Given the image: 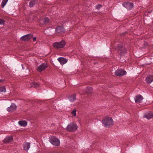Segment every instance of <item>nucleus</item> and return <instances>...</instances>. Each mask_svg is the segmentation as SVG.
<instances>
[{
	"label": "nucleus",
	"mask_w": 153,
	"mask_h": 153,
	"mask_svg": "<svg viewBox=\"0 0 153 153\" xmlns=\"http://www.w3.org/2000/svg\"><path fill=\"white\" fill-rule=\"evenodd\" d=\"M65 29L62 26H58L56 29V33H62L64 32Z\"/></svg>",
	"instance_id": "ddd939ff"
},
{
	"label": "nucleus",
	"mask_w": 153,
	"mask_h": 153,
	"mask_svg": "<svg viewBox=\"0 0 153 153\" xmlns=\"http://www.w3.org/2000/svg\"><path fill=\"white\" fill-rule=\"evenodd\" d=\"M49 141L53 145L58 146L60 145V141L57 138L53 136H51L49 137Z\"/></svg>",
	"instance_id": "20e7f679"
},
{
	"label": "nucleus",
	"mask_w": 153,
	"mask_h": 153,
	"mask_svg": "<svg viewBox=\"0 0 153 153\" xmlns=\"http://www.w3.org/2000/svg\"><path fill=\"white\" fill-rule=\"evenodd\" d=\"M145 117L148 119H151L153 117V113L152 112H150L147 113L145 115Z\"/></svg>",
	"instance_id": "412c9836"
},
{
	"label": "nucleus",
	"mask_w": 153,
	"mask_h": 153,
	"mask_svg": "<svg viewBox=\"0 0 153 153\" xmlns=\"http://www.w3.org/2000/svg\"><path fill=\"white\" fill-rule=\"evenodd\" d=\"M4 21L3 19H0V25L4 24Z\"/></svg>",
	"instance_id": "bb28decb"
},
{
	"label": "nucleus",
	"mask_w": 153,
	"mask_h": 153,
	"mask_svg": "<svg viewBox=\"0 0 153 153\" xmlns=\"http://www.w3.org/2000/svg\"><path fill=\"white\" fill-rule=\"evenodd\" d=\"M49 20L47 17L42 18L40 19L39 22L42 25L45 24L49 22Z\"/></svg>",
	"instance_id": "9b49d317"
},
{
	"label": "nucleus",
	"mask_w": 153,
	"mask_h": 153,
	"mask_svg": "<svg viewBox=\"0 0 153 153\" xmlns=\"http://www.w3.org/2000/svg\"><path fill=\"white\" fill-rule=\"evenodd\" d=\"M116 49L117 51L118 54L121 56L124 55L126 54L127 51L125 48L123 47L122 43H117Z\"/></svg>",
	"instance_id": "f257e3e1"
},
{
	"label": "nucleus",
	"mask_w": 153,
	"mask_h": 153,
	"mask_svg": "<svg viewBox=\"0 0 153 153\" xmlns=\"http://www.w3.org/2000/svg\"><path fill=\"white\" fill-rule=\"evenodd\" d=\"M30 39H21V40L24 41H28Z\"/></svg>",
	"instance_id": "c85d7f7f"
},
{
	"label": "nucleus",
	"mask_w": 153,
	"mask_h": 153,
	"mask_svg": "<svg viewBox=\"0 0 153 153\" xmlns=\"http://www.w3.org/2000/svg\"><path fill=\"white\" fill-rule=\"evenodd\" d=\"M68 99L70 101L74 102L76 99V94H73L69 96Z\"/></svg>",
	"instance_id": "f3484780"
},
{
	"label": "nucleus",
	"mask_w": 153,
	"mask_h": 153,
	"mask_svg": "<svg viewBox=\"0 0 153 153\" xmlns=\"http://www.w3.org/2000/svg\"><path fill=\"white\" fill-rule=\"evenodd\" d=\"M126 33H122V34H121V35H122V36H123V35H125L126 34Z\"/></svg>",
	"instance_id": "c756f323"
},
{
	"label": "nucleus",
	"mask_w": 153,
	"mask_h": 153,
	"mask_svg": "<svg viewBox=\"0 0 153 153\" xmlns=\"http://www.w3.org/2000/svg\"><path fill=\"white\" fill-rule=\"evenodd\" d=\"M4 81V80L1 79H0V82H2Z\"/></svg>",
	"instance_id": "7c9ffc66"
},
{
	"label": "nucleus",
	"mask_w": 153,
	"mask_h": 153,
	"mask_svg": "<svg viewBox=\"0 0 153 153\" xmlns=\"http://www.w3.org/2000/svg\"><path fill=\"white\" fill-rule=\"evenodd\" d=\"M6 91L5 87V86L0 87V92H5Z\"/></svg>",
	"instance_id": "5701e85b"
},
{
	"label": "nucleus",
	"mask_w": 153,
	"mask_h": 153,
	"mask_svg": "<svg viewBox=\"0 0 153 153\" xmlns=\"http://www.w3.org/2000/svg\"><path fill=\"white\" fill-rule=\"evenodd\" d=\"M48 67V65L46 63H42L39 65L36 68L38 71L40 72L45 70Z\"/></svg>",
	"instance_id": "423d86ee"
},
{
	"label": "nucleus",
	"mask_w": 153,
	"mask_h": 153,
	"mask_svg": "<svg viewBox=\"0 0 153 153\" xmlns=\"http://www.w3.org/2000/svg\"><path fill=\"white\" fill-rule=\"evenodd\" d=\"M85 91L88 94H91L92 91V88L90 87H87L85 89Z\"/></svg>",
	"instance_id": "4be33fe9"
},
{
	"label": "nucleus",
	"mask_w": 153,
	"mask_h": 153,
	"mask_svg": "<svg viewBox=\"0 0 153 153\" xmlns=\"http://www.w3.org/2000/svg\"><path fill=\"white\" fill-rule=\"evenodd\" d=\"M32 85L35 88H37L39 86V84L37 82H34L33 83Z\"/></svg>",
	"instance_id": "b1692460"
},
{
	"label": "nucleus",
	"mask_w": 153,
	"mask_h": 153,
	"mask_svg": "<svg viewBox=\"0 0 153 153\" xmlns=\"http://www.w3.org/2000/svg\"><path fill=\"white\" fill-rule=\"evenodd\" d=\"M102 123L106 127H109L114 125L112 118L108 116H106L102 119Z\"/></svg>",
	"instance_id": "f03ea898"
},
{
	"label": "nucleus",
	"mask_w": 153,
	"mask_h": 153,
	"mask_svg": "<svg viewBox=\"0 0 153 153\" xmlns=\"http://www.w3.org/2000/svg\"><path fill=\"white\" fill-rule=\"evenodd\" d=\"M8 1V0H3L1 3V6L2 7H3L6 5Z\"/></svg>",
	"instance_id": "393cba45"
},
{
	"label": "nucleus",
	"mask_w": 153,
	"mask_h": 153,
	"mask_svg": "<svg viewBox=\"0 0 153 153\" xmlns=\"http://www.w3.org/2000/svg\"><path fill=\"white\" fill-rule=\"evenodd\" d=\"M114 73L116 76H121L126 75V72L123 70L119 69L116 71Z\"/></svg>",
	"instance_id": "0eeeda50"
},
{
	"label": "nucleus",
	"mask_w": 153,
	"mask_h": 153,
	"mask_svg": "<svg viewBox=\"0 0 153 153\" xmlns=\"http://www.w3.org/2000/svg\"><path fill=\"white\" fill-rule=\"evenodd\" d=\"M33 39V41L34 42L36 41V39Z\"/></svg>",
	"instance_id": "2f4dec72"
},
{
	"label": "nucleus",
	"mask_w": 153,
	"mask_h": 153,
	"mask_svg": "<svg viewBox=\"0 0 153 153\" xmlns=\"http://www.w3.org/2000/svg\"><path fill=\"white\" fill-rule=\"evenodd\" d=\"M16 105L14 103H12L10 106L7 108V110L9 112H12L16 110Z\"/></svg>",
	"instance_id": "6e6552de"
},
{
	"label": "nucleus",
	"mask_w": 153,
	"mask_h": 153,
	"mask_svg": "<svg viewBox=\"0 0 153 153\" xmlns=\"http://www.w3.org/2000/svg\"><path fill=\"white\" fill-rule=\"evenodd\" d=\"M123 5L127 9L129 10H131L133 6V3L129 2L124 3L123 4Z\"/></svg>",
	"instance_id": "1a4fd4ad"
},
{
	"label": "nucleus",
	"mask_w": 153,
	"mask_h": 153,
	"mask_svg": "<svg viewBox=\"0 0 153 153\" xmlns=\"http://www.w3.org/2000/svg\"><path fill=\"white\" fill-rule=\"evenodd\" d=\"M101 7V5L100 4H99L96 7V8L97 9H99Z\"/></svg>",
	"instance_id": "cd10ccee"
},
{
	"label": "nucleus",
	"mask_w": 153,
	"mask_h": 153,
	"mask_svg": "<svg viewBox=\"0 0 153 153\" xmlns=\"http://www.w3.org/2000/svg\"><path fill=\"white\" fill-rule=\"evenodd\" d=\"M65 44V42L63 40L59 42H56L53 44V47L55 48L59 49L64 47Z\"/></svg>",
	"instance_id": "39448f33"
},
{
	"label": "nucleus",
	"mask_w": 153,
	"mask_h": 153,
	"mask_svg": "<svg viewBox=\"0 0 153 153\" xmlns=\"http://www.w3.org/2000/svg\"><path fill=\"white\" fill-rule=\"evenodd\" d=\"M146 81L148 84L153 82V76L148 75L146 79Z\"/></svg>",
	"instance_id": "4468645a"
},
{
	"label": "nucleus",
	"mask_w": 153,
	"mask_h": 153,
	"mask_svg": "<svg viewBox=\"0 0 153 153\" xmlns=\"http://www.w3.org/2000/svg\"><path fill=\"white\" fill-rule=\"evenodd\" d=\"M78 126L74 122H72L69 123L66 127V129L70 132H74L76 131L78 128Z\"/></svg>",
	"instance_id": "7ed1b4c3"
},
{
	"label": "nucleus",
	"mask_w": 153,
	"mask_h": 153,
	"mask_svg": "<svg viewBox=\"0 0 153 153\" xmlns=\"http://www.w3.org/2000/svg\"><path fill=\"white\" fill-rule=\"evenodd\" d=\"M13 137L12 136H7L3 140V142L5 143H10L13 140Z\"/></svg>",
	"instance_id": "f8f14e48"
},
{
	"label": "nucleus",
	"mask_w": 153,
	"mask_h": 153,
	"mask_svg": "<svg viewBox=\"0 0 153 153\" xmlns=\"http://www.w3.org/2000/svg\"><path fill=\"white\" fill-rule=\"evenodd\" d=\"M20 38H36L35 36H33L31 34H28L21 37Z\"/></svg>",
	"instance_id": "a211bd4d"
},
{
	"label": "nucleus",
	"mask_w": 153,
	"mask_h": 153,
	"mask_svg": "<svg viewBox=\"0 0 153 153\" xmlns=\"http://www.w3.org/2000/svg\"><path fill=\"white\" fill-rule=\"evenodd\" d=\"M24 150L27 151L30 148V143L28 142H25L23 144Z\"/></svg>",
	"instance_id": "2eb2a0df"
},
{
	"label": "nucleus",
	"mask_w": 153,
	"mask_h": 153,
	"mask_svg": "<svg viewBox=\"0 0 153 153\" xmlns=\"http://www.w3.org/2000/svg\"><path fill=\"white\" fill-rule=\"evenodd\" d=\"M38 2V0H31L29 3V6L30 7L33 6L35 4H37Z\"/></svg>",
	"instance_id": "6ab92c4d"
},
{
	"label": "nucleus",
	"mask_w": 153,
	"mask_h": 153,
	"mask_svg": "<svg viewBox=\"0 0 153 153\" xmlns=\"http://www.w3.org/2000/svg\"><path fill=\"white\" fill-rule=\"evenodd\" d=\"M18 123L20 125L23 127H25L27 125V122L25 120L19 121Z\"/></svg>",
	"instance_id": "aec40b11"
},
{
	"label": "nucleus",
	"mask_w": 153,
	"mask_h": 153,
	"mask_svg": "<svg viewBox=\"0 0 153 153\" xmlns=\"http://www.w3.org/2000/svg\"><path fill=\"white\" fill-rule=\"evenodd\" d=\"M58 60L62 65L66 63L68 61L67 59L63 57H59L58 58Z\"/></svg>",
	"instance_id": "dca6fc26"
},
{
	"label": "nucleus",
	"mask_w": 153,
	"mask_h": 153,
	"mask_svg": "<svg viewBox=\"0 0 153 153\" xmlns=\"http://www.w3.org/2000/svg\"><path fill=\"white\" fill-rule=\"evenodd\" d=\"M76 109H75L72 111L71 112V114L74 116H75L76 115Z\"/></svg>",
	"instance_id": "a878e982"
},
{
	"label": "nucleus",
	"mask_w": 153,
	"mask_h": 153,
	"mask_svg": "<svg viewBox=\"0 0 153 153\" xmlns=\"http://www.w3.org/2000/svg\"><path fill=\"white\" fill-rule=\"evenodd\" d=\"M143 98L140 95H138L135 96V101L136 103H139L141 102Z\"/></svg>",
	"instance_id": "9d476101"
}]
</instances>
